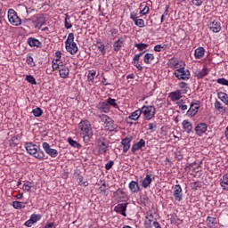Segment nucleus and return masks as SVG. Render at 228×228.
I'll return each mask as SVG.
<instances>
[{
	"instance_id": "nucleus-47",
	"label": "nucleus",
	"mask_w": 228,
	"mask_h": 228,
	"mask_svg": "<svg viewBox=\"0 0 228 228\" xmlns=\"http://www.w3.org/2000/svg\"><path fill=\"white\" fill-rule=\"evenodd\" d=\"M177 106L182 111H186V110H188V105L184 104L183 100L177 102Z\"/></svg>"
},
{
	"instance_id": "nucleus-35",
	"label": "nucleus",
	"mask_w": 228,
	"mask_h": 228,
	"mask_svg": "<svg viewBox=\"0 0 228 228\" xmlns=\"http://www.w3.org/2000/svg\"><path fill=\"white\" fill-rule=\"evenodd\" d=\"M66 17L64 19V26L66 29H70L72 28V21H70V16L69 14H65Z\"/></svg>"
},
{
	"instance_id": "nucleus-8",
	"label": "nucleus",
	"mask_w": 228,
	"mask_h": 228,
	"mask_svg": "<svg viewBox=\"0 0 228 228\" xmlns=\"http://www.w3.org/2000/svg\"><path fill=\"white\" fill-rule=\"evenodd\" d=\"M208 26L213 33H220V31H222V25L220 24V21L215 18H211L208 20Z\"/></svg>"
},
{
	"instance_id": "nucleus-63",
	"label": "nucleus",
	"mask_w": 228,
	"mask_h": 228,
	"mask_svg": "<svg viewBox=\"0 0 228 228\" xmlns=\"http://www.w3.org/2000/svg\"><path fill=\"white\" fill-rule=\"evenodd\" d=\"M35 224L30 218L25 222L26 227H31Z\"/></svg>"
},
{
	"instance_id": "nucleus-31",
	"label": "nucleus",
	"mask_w": 228,
	"mask_h": 228,
	"mask_svg": "<svg viewBox=\"0 0 228 228\" xmlns=\"http://www.w3.org/2000/svg\"><path fill=\"white\" fill-rule=\"evenodd\" d=\"M124 44V40L122 38H119L118 41L114 42L113 44V49L116 52L120 51V47H122V45Z\"/></svg>"
},
{
	"instance_id": "nucleus-20",
	"label": "nucleus",
	"mask_w": 228,
	"mask_h": 228,
	"mask_svg": "<svg viewBox=\"0 0 228 228\" xmlns=\"http://www.w3.org/2000/svg\"><path fill=\"white\" fill-rule=\"evenodd\" d=\"M142 117V110L138 109L137 110L131 113V115L128 116L127 120H138Z\"/></svg>"
},
{
	"instance_id": "nucleus-9",
	"label": "nucleus",
	"mask_w": 228,
	"mask_h": 228,
	"mask_svg": "<svg viewBox=\"0 0 228 228\" xmlns=\"http://www.w3.org/2000/svg\"><path fill=\"white\" fill-rule=\"evenodd\" d=\"M42 147H43L45 152H46L48 154V156H50L51 158L58 157V150L51 148V145L48 144V142H43Z\"/></svg>"
},
{
	"instance_id": "nucleus-34",
	"label": "nucleus",
	"mask_w": 228,
	"mask_h": 228,
	"mask_svg": "<svg viewBox=\"0 0 228 228\" xmlns=\"http://www.w3.org/2000/svg\"><path fill=\"white\" fill-rule=\"evenodd\" d=\"M95 74H97L95 69L89 70L87 74V80L91 83H94V80L95 79Z\"/></svg>"
},
{
	"instance_id": "nucleus-44",
	"label": "nucleus",
	"mask_w": 228,
	"mask_h": 228,
	"mask_svg": "<svg viewBox=\"0 0 228 228\" xmlns=\"http://www.w3.org/2000/svg\"><path fill=\"white\" fill-rule=\"evenodd\" d=\"M148 129L151 132L154 133L156 129H158V123L153 122V123H149L148 124Z\"/></svg>"
},
{
	"instance_id": "nucleus-33",
	"label": "nucleus",
	"mask_w": 228,
	"mask_h": 228,
	"mask_svg": "<svg viewBox=\"0 0 228 228\" xmlns=\"http://www.w3.org/2000/svg\"><path fill=\"white\" fill-rule=\"evenodd\" d=\"M61 67H63V62L61 61H52V69L53 70H60V69H61Z\"/></svg>"
},
{
	"instance_id": "nucleus-62",
	"label": "nucleus",
	"mask_w": 228,
	"mask_h": 228,
	"mask_svg": "<svg viewBox=\"0 0 228 228\" xmlns=\"http://www.w3.org/2000/svg\"><path fill=\"white\" fill-rule=\"evenodd\" d=\"M55 56H56V59H54L53 61H60V60L61 58V52H60V51L56 52Z\"/></svg>"
},
{
	"instance_id": "nucleus-32",
	"label": "nucleus",
	"mask_w": 228,
	"mask_h": 228,
	"mask_svg": "<svg viewBox=\"0 0 228 228\" xmlns=\"http://www.w3.org/2000/svg\"><path fill=\"white\" fill-rule=\"evenodd\" d=\"M214 106L217 111H220V113H225V108H224L222 102H220L219 101H216Z\"/></svg>"
},
{
	"instance_id": "nucleus-12",
	"label": "nucleus",
	"mask_w": 228,
	"mask_h": 228,
	"mask_svg": "<svg viewBox=\"0 0 228 228\" xmlns=\"http://www.w3.org/2000/svg\"><path fill=\"white\" fill-rule=\"evenodd\" d=\"M195 131L198 136H202V134L208 131V124L199 123L195 127Z\"/></svg>"
},
{
	"instance_id": "nucleus-22",
	"label": "nucleus",
	"mask_w": 228,
	"mask_h": 228,
	"mask_svg": "<svg viewBox=\"0 0 228 228\" xmlns=\"http://www.w3.org/2000/svg\"><path fill=\"white\" fill-rule=\"evenodd\" d=\"M182 126L183 129H184V131H186V133L188 134L191 133V131L193 130V126L191 125V123H190L188 119L183 120Z\"/></svg>"
},
{
	"instance_id": "nucleus-25",
	"label": "nucleus",
	"mask_w": 228,
	"mask_h": 228,
	"mask_svg": "<svg viewBox=\"0 0 228 228\" xmlns=\"http://www.w3.org/2000/svg\"><path fill=\"white\" fill-rule=\"evenodd\" d=\"M204 53H206L204 47H198L194 51V57L196 58V60H200V58L204 57Z\"/></svg>"
},
{
	"instance_id": "nucleus-60",
	"label": "nucleus",
	"mask_w": 228,
	"mask_h": 228,
	"mask_svg": "<svg viewBox=\"0 0 228 228\" xmlns=\"http://www.w3.org/2000/svg\"><path fill=\"white\" fill-rule=\"evenodd\" d=\"M37 26H40V28H42V26H44V24H45L44 18L39 17V18H37Z\"/></svg>"
},
{
	"instance_id": "nucleus-28",
	"label": "nucleus",
	"mask_w": 228,
	"mask_h": 228,
	"mask_svg": "<svg viewBox=\"0 0 228 228\" xmlns=\"http://www.w3.org/2000/svg\"><path fill=\"white\" fill-rule=\"evenodd\" d=\"M218 99H220V101H222V102H224V104H226V106H228V94L224 93V92H219L217 94Z\"/></svg>"
},
{
	"instance_id": "nucleus-17",
	"label": "nucleus",
	"mask_w": 228,
	"mask_h": 228,
	"mask_svg": "<svg viewBox=\"0 0 228 228\" xmlns=\"http://www.w3.org/2000/svg\"><path fill=\"white\" fill-rule=\"evenodd\" d=\"M142 147H145V140L140 139L138 142H135L132 146L131 151L133 152V154H134V152H136L137 151H140Z\"/></svg>"
},
{
	"instance_id": "nucleus-30",
	"label": "nucleus",
	"mask_w": 228,
	"mask_h": 228,
	"mask_svg": "<svg viewBox=\"0 0 228 228\" xmlns=\"http://www.w3.org/2000/svg\"><path fill=\"white\" fill-rule=\"evenodd\" d=\"M12 208H14V209H24V208H26V203L22 201H13Z\"/></svg>"
},
{
	"instance_id": "nucleus-48",
	"label": "nucleus",
	"mask_w": 228,
	"mask_h": 228,
	"mask_svg": "<svg viewBox=\"0 0 228 228\" xmlns=\"http://www.w3.org/2000/svg\"><path fill=\"white\" fill-rule=\"evenodd\" d=\"M26 80L28 81V83H30V85H37V80L35 79V77L31 75H28L26 77Z\"/></svg>"
},
{
	"instance_id": "nucleus-3",
	"label": "nucleus",
	"mask_w": 228,
	"mask_h": 228,
	"mask_svg": "<svg viewBox=\"0 0 228 228\" xmlns=\"http://www.w3.org/2000/svg\"><path fill=\"white\" fill-rule=\"evenodd\" d=\"M141 115L145 120H152L156 117V107L154 105H144L141 108Z\"/></svg>"
},
{
	"instance_id": "nucleus-55",
	"label": "nucleus",
	"mask_w": 228,
	"mask_h": 228,
	"mask_svg": "<svg viewBox=\"0 0 228 228\" xmlns=\"http://www.w3.org/2000/svg\"><path fill=\"white\" fill-rule=\"evenodd\" d=\"M113 165H115V162H113V160L109 161V162L105 165V169H106V170H110V168L113 167Z\"/></svg>"
},
{
	"instance_id": "nucleus-38",
	"label": "nucleus",
	"mask_w": 228,
	"mask_h": 228,
	"mask_svg": "<svg viewBox=\"0 0 228 228\" xmlns=\"http://www.w3.org/2000/svg\"><path fill=\"white\" fill-rule=\"evenodd\" d=\"M191 190H194L195 191H197V190H200L202 188V183L199 181L194 182L191 183Z\"/></svg>"
},
{
	"instance_id": "nucleus-24",
	"label": "nucleus",
	"mask_w": 228,
	"mask_h": 228,
	"mask_svg": "<svg viewBox=\"0 0 228 228\" xmlns=\"http://www.w3.org/2000/svg\"><path fill=\"white\" fill-rule=\"evenodd\" d=\"M220 186L223 190L228 191V175H224L220 179Z\"/></svg>"
},
{
	"instance_id": "nucleus-50",
	"label": "nucleus",
	"mask_w": 228,
	"mask_h": 228,
	"mask_svg": "<svg viewBox=\"0 0 228 228\" xmlns=\"http://www.w3.org/2000/svg\"><path fill=\"white\" fill-rule=\"evenodd\" d=\"M177 65H179V62L177 61H175V59L169 60L168 67H170V69H174L175 67H177Z\"/></svg>"
},
{
	"instance_id": "nucleus-46",
	"label": "nucleus",
	"mask_w": 228,
	"mask_h": 228,
	"mask_svg": "<svg viewBox=\"0 0 228 228\" xmlns=\"http://www.w3.org/2000/svg\"><path fill=\"white\" fill-rule=\"evenodd\" d=\"M84 178L82 175H78L77 178V182L78 183V184H80V186H88V182H83Z\"/></svg>"
},
{
	"instance_id": "nucleus-18",
	"label": "nucleus",
	"mask_w": 228,
	"mask_h": 228,
	"mask_svg": "<svg viewBox=\"0 0 228 228\" xmlns=\"http://www.w3.org/2000/svg\"><path fill=\"white\" fill-rule=\"evenodd\" d=\"M169 97H170L171 101H173V102H175V101H179L181 99V97H183V91L177 90L175 92H171L169 94Z\"/></svg>"
},
{
	"instance_id": "nucleus-19",
	"label": "nucleus",
	"mask_w": 228,
	"mask_h": 228,
	"mask_svg": "<svg viewBox=\"0 0 228 228\" xmlns=\"http://www.w3.org/2000/svg\"><path fill=\"white\" fill-rule=\"evenodd\" d=\"M69 72H70V70L69 69V68H67L65 66H61V68L59 69L60 77L62 79H67V77H69Z\"/></svg>"
},
{
	"instance_id": "nucleus-64",
	"label": "nucleus",
	"mask_w": 228,
	"mask_h": 228,
	"mask_svg": "<svg viewBox=\"0 0 228 228\" xmlns=\"http://www.w3.org/2000/svg\"><path fill=\"white\" fill-rule=\"evenodd\" d=\"M44 228H56V225H54V223H48L44 226Z\"/></svg>"
},
{
	"instance_id": "nucleus-58",
	"label": "nucleus",
	"mask_w": 228,
	"mask_h": 228,
	"mask_svg": "<svg viewBox=\"0 0 228 228\" xmlns=\"http://www.w3.org/2000/svg\"><path fill=\"white\" fill-rule=\"evenodd\" d=\"M146 218L148 219L147 221H145V225H151V223L152 222V214H151L150 216H147Z\"/></svg>"
},
{
	"instance_id": "nucleus-7",
	"label": "nucleus",
	"mask_w": 228,
	"mask_h": 228,
	"mask_svg": "<svg viewBox=\"0 0 228 228\" xmlns=\"http://www.w3.org/2000/svg\"><path fill=\"white\" fill-rule=\"evenodd\" d=\"M97 148L99 154H106L110 149V143L108 140L103 137L97 139Z\"/></svg>"
},
{
	"instance_id": "nucleus-39",
	"label": "nucleus",
	"mask_w": 228,
	"mask_h": 228,
	"mask_svg": "<svg viewBox=\"0 0 228 228\" xmlns=\"http://www.w3.org/2000/svg\"><path fill=\"white\" fill-rule=\"evenodd\" d=\"M141 7H142V9L140 11L141 15H147V13H149V10H150L147 4H145V3L142 4Z\"/></svg>"
},
{
	"instance_id": "nucleus-14",
	"label": "nucleus",
	"mask_w": 228,
	"mask_h": 228,
	"mask_svg": "<svg viewBox=\"0 0 228 228\" xmlns=\"http://www.w3.org/2000/svg\"><path fill=\"white\" fill-rule=\"evenodd\" d=\"M65 45H66V51H68L69 54H76V53H77L78 51L77 45L76 44V42L65 43Z\"/></svg>"
},
{
	"instance_id": "nucleus-15",
	"label": "nucleus",
	"mask_w": 228,
	"mask_h": 228,
	"mask_svg": "<svg viewBox=\"0 0 228 228\" xmlns=\"http://www.w3.org/2000/svg\"><path fill=\"white\" fill-rule=\"evenodd\" d=\"M131 142H133V137H126L121 141V144L123 145V152H127L129 149H131Z\"/></svg>"
},
{
	"instance_id": "nucleus-29",
	"label": "nucleus",
	"mask_w": 228,
	"mask_h": 228,
	"mask_svg": "<svg viewBox=\"0 0 228 228\" xmlns=\"http://www.w3.org/2000/svg\"><path fill=\"white\" fill-rule=\"evenodd\" d=\"M178 86H179V88L182 89V90H180L182 92V94H188V90H190V87H188L187 83L180 82V83H178Z\"/></svg>"
},
{
	"instance_id": "nucleus-2",
	"label": "nucleus",
	"mask_w": 228,
	"mask_h": 228,
	"mask_svg": "<svg viewBox=\"0 0 228 228\" xmlns=\"http://www.w3.org/2000/svg\"><path fill=\"white\" fill-rule=\"evenodd\" d=\"M25 149L30 156H34L37 159H44L45 158V153H44V151L38 150L37 148V144H34L33 142H26L25 143Z\"/></svg>"
},
{
	"instance_id": "nucleus-45",
	"label": "nucleus",
	"mask_w": 228,
	"mask_h": 228,
	"mask_svg": "<svg viewBox=\"0 0 228 228\" xmlns=\"http://www.w3.org/2000/svg\"><path fill=\"white\" fill-rule=\"evenodd\" d=\"M30 219L32 220V222L34 224H37L38 222V220H41L42 219V216L40 215H37V214H32L30 216Z\"/></svg>"
},
{
	"instance_id": "nucleus-5",
	"label": "nucleus",
	"mask_w": 228,
	"mask_h": 228,
	"mask_svg": "<svg viewBox=\"0 0 228 228\" xmlns=\"http://www.w3.org/2000/svg\"><path fill=\"white\" fill-rule=\"evenodd\" d=\"M7 17L12 26H20V24H22V20H20V18L17 14V12H15V10L13 9L8 10Z\"/></svg>"
},
{
	"instance_id": "nucleus-52",
	"label": "nucleus",
	"mask_w": 228,
	"mask_h": 228,
	"mask_svg": "<svg viewBox=\"0 0 228 228\" xmlns=\"http://www.w3.org/2000/svg\"><path fill=\"white\" fill-rule=\"evenodd\" d=\"M216 83H218V85H223L224 86H228V80L225 78H218Z\"/></svg>"
},
{
	"instance_id": "nucleus-1",
	"label": "nucleus",
	"mask_w": 228,
	"mask_h": 228,
	"mask_svg": "<svg viewBox=\"0 0 228 228\" xmlns=\"http://www.w3.org/2000/svg\"><path fill=\"white\" fill-rule=\"evenodd\" d=\"M78 131L85 142H90V138L94 136V130H92V125L88 120H82L78 124Z\"/></svg>"
},
{
	"instance_id": "nucleus-57",
	"label": "nucleus",
	"mask_w": 228,
	"mask_h": 228,
	"mask_svg": "<svg viewBox=\"0 0 228 228\" xmlns=\"http://www.w3.org/2000/svg\"><path fill=\"white\" fill-rule=\"evenodd\" d=\"M205 76H208V69H202L199 74V77H205Z\"/></svg>"
},
{
	"instance_id": "nucleus-27",
	"label": "nucleus",
	"mask_w": 228,
	"mask_h": 228,
	"mask_svg": "<svg viewBox=\"0 0 228 228\" xmlns=\"http://www.w3.org/2000/svg\"><path fill=\"white\" fill-rule=\"evenodd\" d=\"M153 61H154V54L152 53H146L143 56V61L144 63H146V65H151V63H152Z\"/></svg>"
},
{
	"instance_id": "nucleus-56",
	"label": "nucleus",
	"mask_w": 228,
	"mask_h": 228,
	"mask_svg": "<svg viewBox=\"0 0 228 228\" xmlns=\"http://www.w3.org/2000/svg\"><path fill=\"white\" fill-rule=\"evenodd\" d=\"M68 142H69V145H71V147H77V145H78L77 142L72 140V138H69Z\"/></svg>"
},
{
	"instance_id": "nucleus-26",
	"label": "nucleus",
	"mask_w": 228,
	"mask_h": 228,
	"mask_svg": "<svg viewBox=\"0 0 228 228\" xmlns=\"http://www.w3.org/2000/svg\"><path fill=\"white\" fill-rule=\"evenodd\" d=\"M28 45H29L30 47H40V45H41L42 43H40V42L38 41V39H37V38H35V37H29V38L28 39Z\"/></svg>"
},
{
	"instance_id": "nucleus-11",
	"label": "nucleus",
	"mask_w": 228,
	"mask_h": 228,
	"mask_svg": "<svg viewBox=\"0 0 228 228\" xmlns=\"http://www.w3.org/2000/svg\"><path fill=\"white\" fill-rule=\"evenodd\" d=\"M114 211L116 213H119V215H122V216H127L126 214V211H127V204L126 203H119L114 208Z\"/></svg>"
},
{
	"instance_id": "nucleus-41",
	"label": "nucleus",
	"mask_w": 228,
	"mask_h": 228,
	"mask_svg": "<svg viewBox=\"0 0 228 228\" xmlns=\"http://www.w3.org/2000/svg\"><path fill=\"white\" fill-rule=\"evenodd\" d=\"M135 26H137V28H145V21L143 20V19H138L134 21Z\"/></svg>"
},
{
	"instance_id": "nucleus-36",
	"label": "nucleus",
	"mask_w": 228,
	"mask_h": 228,
	"mask_svg": "<svg viewBox=\"0 0 228 228\" xmlns=\"http://www.w3.org/2000/svg\"><path fill=\"white\" fill-rule=\"evenodd\" d=\"M207 224H208V227H213V225H216V224H217L216 218L212 217V216H208Z\"/></svg>"
},
{
	"instance_id": "nucleus-21",
	"label": "nucleus",
	"mask_w": 228,
	"mask_h": 228,
	"mask_svg": "<svg viewBox=\"0 0 228 228\" xmlns=\"http://www.w3.org/2000/svg\"><path fill=\"white\" fill-rule=\"evenodd\" d=\"M151 183L152 178L151 177V175H146L145 178L142 181V186L144 190H147V188L151 186Z\"/></svg>"
},
{
	"instance_id": "nucleus-59",
	"label": "nucleus",
	"mask_w": 228,
	"mask_h": 228,
	"mask_svg": "<svg viewBox=\"0 0 228 228\" xmlns=\"http://www.w3.org/2000/svg\"><path fill=\"white\" fill-rule=\"evenodd\" d=\"M168 15V8L166 9L161 16L160 22H165V18Z\"/></svg>"
},
{
	"instance_id": "nucleus-4",
	"label": "nucleus",
	"mask_w": 228,
	"mask_h": 228,
	"mask_svg": "<svg viewBox=\"0 0 228 228\" xmlns=\"http://www.w3.org/2000/svg\"><path fill=\"white\" fill-rule=\"evenodd\" d=\"M99 117L101 122L104 124L106 131H115L117 129L118 126L115 124V121L108 115L102 114Z\"/></svg>"
},
{
	"instance_id": "nucleus-6",
	"label": "nucleus",
	"mask_w": 228,
	"mask_h": 228,
	"mask_svg": "<svg viewBox=\"0 0 228 228\" xmlns=\"http://www.w3.org/2000/svg\"><path fill=\"white\" fill-rule=\"evenodd\" d=\"M175 76L176 79L188 81L191 74L190 73L189 69H186L185 68H179L175 70Z\"/></svg>"
},
{
	"instance_id": "nucleus-43",
	"label": "nucleus",
	"mask_w": 228,
	"mask_h": 228,
	"mask_svg": "<svg viewBox=\"0 0 228 228\" xmlns=\"http://www.w3.org/2000/svg\"><path fill=\"white\" fill-rule=\"evenodd\" d=\"M134 45L137 47L138 51H144V49L149 47V45L145 43L135 44Z\"/></svg>"
},
{
	"instance_id": "nucleus-54",
	"label": "nucleus",
	"mask_w": 228,
	"mask_h": 228,
	"mask_svg": "<svg viewBox=\"0 0 228 228\" xmlns=\"http://www.w3.org/2000/svg\"><path fill=\"white\" fill-rule=\"evenodd\" d=\"M130 19L134 22L136 20H138V13L132 12L130 13Z\"/></svg>"
},
{
	"instance_id": "nucleus-37",
	"label": "nucleus",
	"mask_w": 228,
	"mask_h": 228,
	"mask_svg": "<svg viewBox=\"0 0 228 228\" xmlns=\"http://www.w3.org/2000/svg\"><path fill=\"white\" fill-rule=\"evenodd\" d=\"M108 106H112V108H118V104L117 103V100L110 97L107 99Z\"/></svg>"
},
{
	"instance_id": "nucleus-10",
	"label": "nucleus",
	"mask_w": 228,
	"mask_h": 228,
	"mask_svg": "<svg viewBox=\"0 0 228 228\" xmlns=\"http://www.w3.org/2000/svg\"><path fill=\"white\" fill-rule=\"evenodd\" d=\"M173 197L177 202L183 200V188H181V185H175L173 188Z\"/></svg>"
},
{
	"instance_id": "nucleus-51",
	"label": "nucleus",
	"mask_w": 228,
	"mask_h": 228,
	"mask_svg": "<svg viewBox=\"0 0 228 228\" xmlns=\"http://www.w3.org/2000/svg\"><path fill=\"white\" fill-rule=\"evenodd\" d=\"M31 183L27 182L26 183L23 184L22 190L23 191H31Z\"/></svg>"
},
{
	"instance_id": "nucleus-13",
	"label": "nucleus",
	"mask_w": 228,
	"mask_h": 228,
	"mask_svg": "<svg viewBox=\"0 0 228 228\" xmlns=\"http://www.w3.org/2000/svg\"><path fill=\"white\" fill-rule=\"evenodd\" d=\"M200 108V104L199 102L191 103L190 109L188 110L187 113L191 117H195L199 112V109Z\"/></svg>"
},
{
	"instance_id": "nucleus-23",
	"label": "nucleus",
	"mask_w": 228,
	"mask_h": 228,
	"mask_svg": "<svg viewBox=\"0 0 228 228\" xmlns=\"http://www.w3.org/2000/svg\"><path fill=\"white\" fill-rule=\"evenodd\" d=\"M128 188L131 191V193H136V191H140V185H138V183L134 181H131L128 184Z\"/></svg>"
},
{
	"instance_id": "nucleus-61",
	"label": "nucleus",
	"mask_w": 228,
	"mask_h": 228,
	"mask_svg": "<svg viewBox=\"0 0 228 228\" xmlns=\"http://www.w3.org/2000/svg\"><path fill=\"white\" fill-rule=\"evenodd\" d=\"M133 63L139 70H143V67H142L138 61H133Z\"/></svg>"
},
{
	"instance_id": "nucleus-40",
	"label": "nucleus",
	"mask_w": 228,
	"mask_h": 228,
	"mask_svg": "<svg viewBox=\"0 0 228 228\" xmlns=\"http://www.w3.org/2000/svg\"><path fill=\"white\" fill-rule=\"evenodd\" d=\"M32 113L34 117H42L44 111L42 110V109H40V107H37L32 110Z\"/></svg>"
},
{
	"instance_id": "nucleus-42",
	"label": "nucleus",
	"mask_w": 228,
	"mask_h": 228,
	"mask_svg": "<svg viewBox=\"0 0 228 228\" xmlns=\"http://www.w3.org/2000/svg\"><path fill=\"white\" fill-rule=\"evenodd\" d=\"M26 63L29 65V67H35V61L31 55H27L26 57Z\"/></svg>"
},
{
	"instance_id": "nucleus-16",
	"label": "nucleus",
	"mask_w": 228,
	"mask_h": 228,
	"mask_svg": "<svg viewBox=\"0 0 228 228\" xmlns=\"http://www.w3.org/2000/svg\"><path fill=\"white\" fill-rule=\"evenodd\" d=\"M97 110L100 113H108L110 111V105L107 102H101L96 105Z\"/></svg>"
},
{
	"instance_id": "nucleus-53",
	"label": "nucleus",
	"mask_w": 228,
	"mask_h": 228,
	"mask_svg": "<svg viewBox=\"0 0 228 228\" xmlns=\"http://www.w3.org/2000/svg\"><path fill=\"white\" fill-rule=\"evenodd\" d=\"M74 43V33H69L65 44Z\"/></svg>"
},
{
	"instance_id": "nucleus-49",
	"label": "nucleus",
	"mask_w": 228,
	"mask_h": 228,
	"mask_svg": "<svg viewBox=\"0 0 228 228\" xmlns=\"http://www.w3.org/2000/svg\"><path fill=\"white\" fill-rule=\"evenodd\" d=\"M191 3L193 6H202L204 4V0H191Z\"/></svg>"
}]
</instances>
